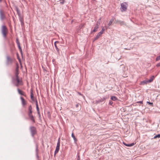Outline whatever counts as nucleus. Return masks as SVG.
<instances>
[{
    "mask_svg": "<svg viewBox=\"0 0 160 160\" xmlns=\"http://www.w3.org/2000/svg\"><path fill=\"white\" fill-rule=\"evenodd\" d=\"M18 71L19 66L17 64L14 71V76L12 77V82L14 86L17 87L22 85V81L19 79L18 75L19 74Z\"/></svg>",
    "mask_w": 160,
    "mask_h": 160,
    "instance_id": "f257e3e1",
    "label": "nucleus"
},
{
    "mask_svg": "<svg viewBox=\"0 0 160 160\" xmlns=\"http://www.w3.org/2000/svg\"><path fill=\"white\" fill-rule=\"evenodd\" d=\"M32 106L31 105H29L28 108V116L29 119L33 123H34L35 122V120L32 114Z\"/></svg>",
    "mask_w": 160,
    "mask_h": 160,
    "instance_id": "f03ea898",
    "label": "nucleus"
},
{
    "mask_svg": "<svg viewBox=\"0 0 160 160\" xmlns=\"http://www.w3.org/2000/svg\"><path fill=\"white\" fill-rule=\"evenodd\" d=\"M1 32L4 38L6 39L8 33V30L5 25L2 26L1 28Z\"/></svg>",
    "mask_w": 160,
    "mask_h": 160,
    "instance_id": "7ed1b4c3",
    "label": "nucleus"
},
{
    "mask_svg": "<svg viewBox=\"0 0 160 160\" xmlns=\"http://www.w3.org/2000/svg\"><path fill=\"white\" fill-rule=\"evenodd\" d=\"M29 129L32 137L34 138L35 136L37 134V132L36 128L34 126H31L29 127Z\"/></svg>",
    "mask_w": 160,
    "mask_h": 160,
    "instance_id": "20e7f679",
    "label": "nucleus"
},
{
    "mask_svg": "<svg viewBox=\"0 0 160 160\" xmlns=\"http://www.w3.org/2000/svg\"><path fill=\"white\" fill-rule=\"evenodd\" d=\"M121 10L122 12L126 11L127 10L128 4L126 2H124L121 4Z\"/></svg>",
    "mask_w": 160,
    "mask_h": 160,
    "instance_id": "39448f33",
    "label": "nucleus"
},
{
    "mask_svg": "<svg viewBox=\"0 0 160 160\" xmlns=\"http://www.w3.org/2000/svg\"><path fill=\"white\" fill-rule=\"evenodd\" d=\"M60 138H59L58 139V142L57 143V146L56 147V148L54 152V157H55V155L57 153L59 150L60 146Z\"/></svg>",
    "mask_w": 160,
    "mask_h": 160,
    "instance_id": "423d86ee",
    "label": "nucleus"
},
{
    "mask_svg": "<svg viewBox=\"0 0 160 160\" xmlns=\"http://www.w3.org/2000/svg\"><path fill=\"white\" fill-rule=\"evenodd\" d=\"M102 29L101 31L98 33L96 37L94 38V41L98 39L101 36L102 34H103V32L105 30V29L104 28V27L103 26L102 27Z\"/></svg>",
    "mask_w": 160,
    "mask_h": 160,
    "instance_id": "0eeeda50",
    "label": "nucleus"
},
{
    "mask_svg": "<svg viewBox=\"0 0 160 160\" xmlns=\"http://www.w3.org/2000/svg\"><path fill=\"white\" fill-rule=\"evenodd\" d=\"M114 23L116 24H119L121 26L126 25V24L124 22L118 20H115Z\"/></svg>",
    "mask_w": 160,
    "mask_h": 160,
    "instance_id": "6e6552de",
    "label": "nucleus"
},
{
    "mask_svg": "<svg viewBox=\"0 0 160 160\" xmlns=\"http://www.w3.org/2000/svg\"><path fill=\"white\" fill-rule=\"evenodd\" d=\"M19 17V19L21 22V25L22 27L24 26V20L23 19V16L22 15H21L18 16Z\"/></svg>",
    "mask_w": 160,
    "mask_h": 160,
    "instance_id": "1a4fd4ad",
    "label": "nucleus"
},
{
    "mask_svg": "<svg viewBox=\"0 0 160 160\" xmlns=\"http://www.w3.org/2000/svg\"><path fill=\"white\" fill-rule=\"evenodd\" d=\"M105 100L106 98L105 97H103L102 98H101L100 99L96 100L95 102L96 103L98 104L100 103V102H103Z\"/></svg>",
    "mask_w": 160,
    "mask_h": 160,
    "instance_id": "9d476101",
    "label": "nucleus"
},
{
    "mask_svg": "<svg viewBox=\"0 0 160 160\" xmlns=\"http://www.w3.org/2000/svg\"><path fill=\"white\" fill-rule=\"evenodd\" d=\"M0 18L1 20H3L5 18L4 15L1 9H0Z\"/></svg>",
    "mask_w": 160,
    "mask_h": 160,
    "instance_id": "9b49d317",
    "label": "nucleus"
},
{
    "mask_svg": "<svg viewBox=\"0 0 160 160\" xmlns=\"http://www.w3.org/2000/svg\"><path fill=\"white\" fill-rule=\"evenodd\" d=\"M99 28V26L96 25L94 28V29L91 31V33H92L93 32H96Z\"/></svg>",
    "mask_w": 160,
    "mask_h": 160,
    "instance_id": "f8f14e48",
    "label": "nucleus"
},
{
    "mask_svg": "<svg viewBox=\"0 0 160 160\" xmlns=\"http://www.w3.org/2000/svg\"><path fill=\"white\" fill-rule=\"evenodd\" d=\"M115 19V18L114 17H112L111 19L110 20L108 23V25L109 26H110L112 24V22Z\"/></svg>",
    "mask_w": 160,
    "mask_h": 160,
    "instance_id": "ddd939ff",
    "label": "nucleus"
},
{
    "mask_svg": "<svg viewBox=\"0 0 160 160\" xmlns=\"http://www.w3.org/2000/svg\"><path fill=\"white\" fill-rule=\"evenodd\" d=\"M18 91L19 94H20L21 95L26 96V94H25V92L23 91H22L19 88H18Z\"/></svg>",
    "mask_w": 160,
    "mask_h": 160,
    "instance_id": "4468645a",
    "label": "nucleus"
},
{
    "mask_svg": "<svg viewBox=\"0 0 160 160\" xmlns=\"http://www.w3.org/2000/svg\"><path fill=\"white\" fill-rule=\"evenodd\" d=\"M20 99L22 101V104L23 106L26 105L27 104L26 101L24 99V98L22 97H21Z\"/></svg>",
    "mask_w": 160,
    "mask_h": 160,
    "instance_id": "2eb2a0df",
    "label": "nucleus"
},
{
    "mask_svg": "<svg viewBox=\"0 0 160 160\" xmlns=\"http://www.w3.org/2000/svg\"><path fill=\"white\" fill-rule=\"evenodd\" d=\"M38 144H37L36 145V155L37 157L38 158H39V156L38 155Z\"/></svg>",
    "mask_w": 160,
    "mask_h": 160,
    "instance_id": "dca6fc26",
    "label": "nucleus"
},
{
    "mask_svg": "<svg viewBox=\"0 0 160 160\" xmlns=\"http://www.w3.org/2000/svg\"><path fill=\"white\" fill-rule=\"evenodd\" d=\"M59 43V42L58 41H56L54 42V46H55V48L56 49V50H57V51L59 52V49L58 48L57 45H56V43Z\"/></svg>",
    "mask_w": 160,
    "mask_h": 160,
    "instance_id": "f3484780",
    "label": "nucleus"
},
{
    "mask_svg": "<svg viewBox=\"0 0 160 160\" xmlns=\"http://www.w3.org/2000/svg\"><path fill=\"white\" fill-rule=\"evenodd\" d=\"M30 97L31 99H32L33 98H34L33 96V90L31 89L30 90Z\"/></svg>",
    "mask_w": 160,
    "mask_h": 160,
    "instance_id": "a211bd4d",
    "label": "nucleus"
},
{
    "mask_svg": "<svg viewBox=\"0 0 160 160\" xmlns=\"http://www.w3.org/2000/svg\"><path fill=\"white\" fill-rule=\"evenodd\" d=\"M36 109L37 110V112H40L39 111V108L38 106V101L37 100H36Z\"/></svg>",
    "mask_w": 160,
    "mask_h": 160,
    "instance_id": "6ab92c4d",
    "label": "nucleus"
},
{
    "mask_svg": "<svg viewBox=\"0 0 160 160\" xmlns=\"http://www.w3.org/2000/svg\"><path fill=\"white\" fill-rule=\"evenodd\" d=\"M36 109L37 110V112H40L39 111V108L38 106V101L37 100H36Z\"/></svg>",
    "mask_w": 160,
    "mask_h": 160,
    "instance_id": "aec40b11",
    "label": "nucleus"
},
{
    "mask_svg": "<svg viewBox=\"0 0 160 160\" xmlns=\"http://www.w3.org/2000/svg\"><path fill=\"white\" fill-rule=\"evenodd\" d=\"M155 78V77L154 76H152L150 78V79L148 80V82H151L153 81L154 79Z\"/></svg>",
    "mask_w": 160,
    "mask_h": 160,
    "instance_id": "412c9836",
    "label": "nucleus"
},
{
    "mask_svg": "<svg viewBox=\"0 0 160 160\" xmlns=\"http://www.w3.org/2000/svg\"><path fill=\"white\" fill-rule=\"evenodd\" d=\"M148 83H149V82H148V80H144L141 82V84L142 85H144L145 84H146Z\"/></svg>",
    "mask_w": 160,
    "mask_h": 160,
    "instance_id": "4be33fe9",
    "label": "nucleus"
},
{
    "mask_svg": "<svg viewBox=\"0 0 160 160\" xmlns=\"http://www.w3.org/2000/svg\"><path fill=\"white\" fill-rule=\"evenodd\" d=\"M111 99L112 100L114 101H115L118 100V98L114 96H112L111 97Z\"/></svg>",
    "mask_w": 160,
    "mask_h": 160,
    "instance_id": "5701e85b",
    "label": "nucleus"
},
{
    "mask_svg": "<svg viewBox=\"0 0 160 160\" xmlns=\"http://www.w3.org/2000/svg\"><path fill=\"white\" fill-rule=\"evenodd\" d=\"M72 137L73 138L74 142H76L77 141V139L76 138H75V137L73 133H72Z\"/></svg>",
    "mask_w": 160,
    "mask_h": 160,
    "instance_id": "b1692460",
    "label": "nucleus"
},
{
    "mask_svg": "<svg viewBox=\"0 0 160 160\" xmlns=\"http://www.w3.org/2000/svg\"><path fill=\"white\" fill-rule=\"evenodd\" d=\"M101 18H100L98 19V21L97 22L96 25H98V26H99V25H100V21L101 20Z\"/></svg>",
    "mask_w": 160,
    "mask_h": 160,
    "instance_id": "393cba45",
    "label": "nucleus"
},
{
    "mask_svg": "<svg viewBox=\"0 0 160 160\" xmlns=\"http://www.w3.org/2000/svg\"><path fill=\"white\" fill-rule=\"evenodd\" d=\"M84 25H85L84 24H81L79 25V28H80V29L84 27Z\"/></svg>",
    "mask_w": 160,
    "mask_h": 160,
    "instance_id": "a878e982",
    "label": "nucleus"
},
{
    "mask_svg": "<svg viewBox=\"0 0 160 160\" xmlns=\"http://www.w3.org/2000/svg\"><path fill=\"white\" fill-rule=\"evenodd\" d=\"M16 10L18 14V16L21 15L20 11L19 10L18 8H16Z\"/></svg>",
    "mask_w": 160,
    "mask_h": 160,
    "instance_id": "bb28decb",
    "label": "nucleus"
},
{
    "mask_svg": "<svg viewBox=\"0 0 160 160\" xmlns=\"http://www.w3.org/2000/svg\"><path fill=\"white\" fill-rule=\"evenodd\" d=\"M157 138H160V134H158L157 135H155L153 138L154 139H156Z\"/></svg>",
    "mask_w": 160,
    "mask_h": 160,
    "instance_id": "cd10ccee",
    "label": "nucleus"
},
{
    "mask_svg": "<svg viewBox=\"0 0 160 160\" xmlns=\"http://www.w3.org/2000/svg\"><path fill=\"white\" fill-rule=\"evenodd\" d=\"M160 60V55L157 57V58H156V61H158L159 60Z\"/></svg>",
    "mask_w": 160,
    "mask_h": 160,
    "instance_id": "c85d7f7f",
    "label": "nucleus"
},
{
    "mask_svg": "<svg viewBox=\"0 0 160 160\" xmlns=\"http://www.w3.org/2000/svg\"><path fill=\"white\" fill-rule=\"evenodd\" d=\"M147 103H148L149 104L151 105V106H153V103L152 102H147Z\"/></svg>",
    "mask_w": 160,
    "mask_h": 160,
    "instance_id": "c756f323",
    "label": "nucleus"
},
{
    "mask_svg": "<svg viewBox=\"0 0 160 160\" xmlns=\"http://www.w3.org/2000/svg\"><path fill=\"white\" fill-rule=\"evenodd\" d=\"M134 145V143H132L131 144H128V147H131V146H133Z\"/></svg>",
    "mask_w": 160,
    "mask_h": 160,
    "instance_id": "7c9ffc66",
    "label": "nucleus"
},
{
    "mask_svg": "<svg viewBox=\"0 0 160 160\" xmlns=\"http://www.w3.org/2000/svg\"><path fill=\"white\" fill-rule=\"evenodd\" d=\"M7 61H8L7 63H8L9 61H10V58L9 57V56H8L7 57Z\"/></svg>",
    "mask_w": 160,
    "mask_h": 160,
    "instance_id": "2f4dec72",
    "label": "nucleus"
},
{
    "mask_svg": "<svg viewBox=\"0 0 160 160\" xmlns=\"http://www.w3.org/2000/svg\"><path fill=\"white\" fill-rule=\"evenodd\" d=\"M136 103H140L141 104H143V101H138Z\"/></svg>",
    "mask_w": 160,
    "mask_h": 160,
    "instance_id": "473e14b6",
    "label": "nucleus"
},
{
    "mask_svg": "<svg viewBox=\"0 0 160 160\" xmlns=\"http://www.w3.org/2000/svg\"><path fill=\"white\" fill-rule=\"evenodd\" d=\"M80 104L79 103H77L75 105L76 107L77 108H78L79 105H80Z\"/></svg>",
    "mask_w": 160,
    "mask_h": 160,
    "instance_id": "72a5a7b5",
    "label": "nucleus"
},
{
    "mask_svg": "<svg viewBox=\"0 0 160 160\" xmlns=\"http://www.w3.org/2000/svg\"><path fill=\"white\" fill-rule=\"evenodd\" d=\"M17 43L18 45H20V42L18 40V39H17Z\"/></svg>",
    "mask_w": 160,
    "mask_h": 160,
    "instance_id": "f704fd0d",
    "label": "nucleus"
},
{
    "mask_svg": "<svg viewBox=\"0 0 160 160\" xmlns=\"http://www.w3.org/2000/svg\"><path fill=\"white\" fill-rule=\"evenodd\" d=\"M156 67H160V62L157 63L156 65Z\"/></svg>",
    "mask_w": 160,
    "mask_h": 160,
    "instance_id": "c9c22d12",
    "label": "nucleus"
},
{
    "mask_svg": "<svg viewBox=\"0 0 160 160\" xmlns=\"http://www.w3.org/2000/svg\"><path fill=\"white\" fill-rule=\"evenodd\" d=\"M17 57H18V59L19 61V62H21V59H20V58H19V56H18V54H17Z\"/></svg>",
    "mask_w": 160,
    "mask_h": 160,
    "instance_id": "e433bc0d",
    "label": "nucleus"
},
{
    "mask_svg": "<svg viewBox=\"0 0 160 160\" xmlns=\"http://www.w3.org/2000/svg\"><path fill=\"white\" fill-rule=\"evenodd\" d=\"M109 104L111 105H112L113 104V102L112 101H110L109 102Z\"/></svg>",
    "mask_w": 160,
    "mask_h": 160,
    "instance_id": "4c0bfd02",
    "label": "nucleus"
},
{
    "mask_svg": "<svg viewBox=\"0 0 160 160\" xmlns=\"http://www.w3.org/2000/svg\"><path fill=\"white\" fill-rule=\"evenodd\" d=\"M123 144L125 145V146H126L128 147V144H126V143L125 142H123Z\"/></svg>",
    "mask_w": 160,
    "mask_h": 160,
    "instance_id": "58836bf2",
    "label": "nucleus"
},
{
    "mask_svg": "<svg viewBox=\"0 0 160 160\" xmlns=\"http://www.w3.org/2000/svg\"><path fill=\"white\" fill-rule=\"evenodd\" d=\"M20 52L21 54V56H22V57L23 58L22 51H21V52Z\"/></svg>",
    "mask_w": 160,
    "mask_h": 160,
    "instance_id": "ea45409f",
    "label": "nucleus"
},
{
    "mask_svg": "<svg viewBox=\"0 0 160 160\" xmlns=\"http://www.w3.org/2000/svg\"><path fill=\"white\" fill-rule=\"evenodd\" d=\"M109 26L108 25V26H106L105 27V30H107L108 28V27H109Z\"/></svg>",
    "mask_w": 160,
    "mask_h": 160,
    "instance_id": "a19ab883",
    "label": "nucleus"
},
{
    "mask_svg": "<svg viewBox=\"0 0 160 160\" xmlns=\"http://www.w3.org/2000/svg\"><path fill=\"white\" fill-rule=\"evenodd\" d=\"M18 46L19 49H21L20 45H18Z\"/></svg>",
    "mask_w": 160,
    "mask_h": 160,
    "instance_id": "79ce46f5",
    "label": "nucleus"
},
{
    "mask_svg": "<svg viewBox=\"0 0 160 160\" xmlns=\"http://www.w3.org/2000/svg\"><path fill=\"white\" fill-rule=\"evenodd\" d=\"M33 101H35L36 102V100H37L36 99V100H35V99H34V98H33L32 99H31Z\"/></svg>",
    "mask_w": 160,
    "mask_h": 160,
    "instance_id": "37998d69",
    "label": "nucleus"
},
{
    "mask_svg": "<svg viewBox=\"0 0 160 160\" xmlns=\"http://www.w3.org/2000/svg\"><path fill=\"white\" fill-rule=\"evenodd\" d=\"M60 3L61 4H64V1H62V2H60Z\"/></svg>",
    "mask_w": 160,
    "mask_h": 160,
    "instance_id": "c03bdc74",
    "label": "nucleus"
},
{
    "mask_svg": "<svg viewBox=\"0 0 160 160\" xmlns=\"http://www.w3.org/2000/svg\"><path fill=\"white\" fill-rule=\"evenodd\" d=\"M38 114L39 117H40L41 115H40V112H38Z\"/></svg>",
    "mask_w": 160,
    "mask_h": 160,
    "instance_id": "a18cd8bd",
    "label": "nucleus"
},
{
    "mask_svg": "<svg viewBox=\"0 0 160 160\" xmlns=\"http://www.w3.org/2000/svg\"><path fill=\"white\" fill-rule=\"evenodd\" d=\"M78 93L79 95H82V94H81V93L79 92H78Z\"/></svg>",
    "mask_w": 160,
    "mask_h": 160,
    "instance_id": "49530a36",
    "label": "nucleus"
},
{
    "mask_svg": "<svg viewBox=\"0 0 160 160\" xmlns=\"http://www.w3.org/2000/svg\"><path fill=\"white\" fill-rule=\"evenodd\" d=\"M80 158L78 156V160H80Z\"/></svg>",
    "mask_w": 160,
    "mask_h": 160,
    "instance_id": "de8ad7c7",
    "label": "nucleus"
},
{
    "mask_svg": "<svg viewBox=\"0 0 160 160\" xmlns=\"http://www.w3.org/2000/svg\"><path fill=\"white\" fill-rule=\"evenodd\" d=\"M125 49H126V50H130V49H128V48H124Z\"/></svg>",
    "mask_w": 160,
    "mask_h": 160,
    "instance_id": "09e8293b",
    "label": "nucleus"
},
{
    "mask_svg": "<svg viewBox=\"0 0 160 160\" xmlns=\"http://www.w3.org/2000/svg\"><path fill=\"white\" fill-rule=\"evenodd\" d=\"M19 50L20 52H21V51H22V48L20 49H19Z\"/></svg>",
    "mask_w": 160,
    "mask_h": 160,
    "instance_id": "8fccbe9b",
    "label": "nucleus"
},
{
    "mask_svg": "<svg viewBox=\"0 0 160 160\" xmlns=\"http://www.w3.org/2000/svg\"><path fill=\"white\" fill-rule=\"evenodd\" d=\"M48 114H49V113H50L49 112H48Z\"/></svg>",
    "mask_w": 160,
    "mask_h": 160,
    "instance_id": "3c124183",
    "label": "nucleus"
},
{
    "mask_svg": "<svg viewBox=\"0 0 160 160\" xmlns=\"http://www.w3.org/2000/svg\"><path fill=\"white\" fill-rule=\"evenodd\" d=\"M2 1V0H0V2H1Z\"/></svg>",
    "mask_w": 160,
    "mask_h": 160,
    "instance_id": "603ef678",
    "label": "nucleus"
}]
</instances>
